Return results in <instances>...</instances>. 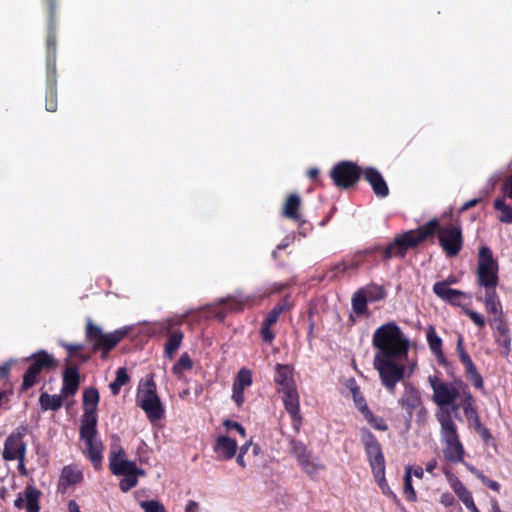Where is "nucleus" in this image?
<instances>
[{
  "label": "nucleus",
  "instance_id": "obj_17",
  "mask_svg": "<svg viewBox=\"0 0 512 512\" xmlns=\"http://www.w3.org/2000/svg\"><path fill=\"white\" fill-rule=\"evenodd\" d=\"M456 350L458 352L459 360L465 368V375L468 380L476 389H484V381L481 374L478 372L476 365L472 361L470 355L464 348L463 337L460 335L457 340Z\"/></svg>",
  "mask_w": 512,
  "mask_h": 512
},
{
  "label": "nucleus",
  "instance_id": "obj_12",
  "mask_svg": "<svg viewBox=\"0 0 512 512\" xmlns=\"http://www.w3.org/2000/svg\"><path fill=\"white\" fill-rule=\"evenodd\" d=\"M438 242L447 258L458 256L464 246L462 227L459 222H450L441 226Z\"/></svg>",
  "mask_w": 512,
  "mask_h": 512
},
{
  "label": "nucleus",
  "instance_id": "obj_33",
  "mask_svg": "<svg viewBox=\"0 0 512 512\" xmlns=\"http://www.w3.org/2000/svg\"><path fill=\"white\" fill-rule=\"evenodd\" d=\"M441 224L439 219L432 218L423 225L419 226L416 229H412L415 236L419 240L420 243H423L429 238H433L435 234H439V231L441 229Z\"/></svg>",
  "mask_w": 512,
  "mask_h": 512
},
{
  "label": "nucleus",
  "instance_id": "obj_11",
  "mask_svg": "<svg viewBox=\"0 0 512 512\" xmlns=\"http://www.w3.org/2000/svg\"><path fill=\"white\" fill-rule=\"evenodd\" d=\"M80 439L85 442L84 454L92 462L95 470H99L103 460V444L97 438V423L81 424L79 429Z\"/></svg>",
  "mask_w": 512,
  "mask_h": 512
},
{
  "label": "nucleus",
  "instance_id": "obj_57",
  "mask_svg": "<svg viewBox=\"0 0 512 512\" xmlns=\"http://www.w3.org/2000/svg\"><path fill=\"white\" fill-rule=\"evenodd\" d=\"M464 313L471 319V321L479 328H483L486 325L485 318L482 314L471 310V309H464Z\"/></svg>",
  "mask_w": 512,
  "mask_h": 512
},
{
  "label": "nucleus",
  "instance_id": "obj_35",
  "mask_svg": "<svg viewBox=\"0 0 512 512\" xmlns=\"http://www.w3.org/2000/svg\"><path fill=\"white\" fill-rule=\"evenodd\" d=\"M452 489L468 510L471 512H481L475 505L471 492L458 478L454 479Z\"/></svg>",
  "mask_w": 512,
  "mask_h": 512
},
{
  "label": "nucleus",
  "instance_id": "obj_58",
  "mask_svg": "<svg viewBox=\"0 0 512 512\" xmlns=\"http://www.w3.org/2000/svg\"><path fill=\"white\" fill-rule=\"evenodd\" d=\"M290 450L291 454L297 458L299 456H303L307 451H309L304 443L298 440H291L290 442Z\"/></svg>",
  "mask_w": 512,
  "mask_h": 512
},
{
  "label": "nucleus",
  "instance_id": "obj_16",
  "mask_svg": "<svg viewBox=\"0 0 512 512\" xmlns=\"http://www.w3.org/2000/svg\"><path fill=\"white\" fill-rule=\"evenodd\" d=\"M26 427L19 426L12 431L4 442L2 458L5 461H14L17 458L26 456L27 444L24 440Z\"/></svg>",
  "mask_w": 512,
  "mask_h": 512
},
{
  "label": "nucleus",
  "instance_id": "obj_27",
  "mask_svg": "<svg viewBox=\"0 0 512 512\" xmlns=\"http://www.w3.org/2000/svg\"><path fill=\"white\" fill-rule=\"evenodd\" d=\"M80 375L77 366H68L63 371V385L61 395L63 397L74 396L79 388Z\"/></svg>",
  "mask_w": 512,
  "mask_h": 512
},
{
  "label": "nucleus",
  "instance_id": "obj_24",
  "mask_svg": "<svg viewBox=\"0 0 512 512\" xmlns=\"http://www.w3.org/2000/svg\"><path fill=\"white\" fill-rule=\"evenodd\" d=\"M285 410L291 416L294 425L301 423L299 395L296 387L281 391Z\"/></svg>",
  "mask_w": 512,
  "mask_h": 512
},
{
  "label": "nucleus",
  "instance_id": "obj_56",
  "mask_svg": "<svg viewBox=\"0 0 512 512\" xmlns=\"http://www.w3.org/2000/svg\"><path fill=\"white\" fill-rule=\"evenodd\" d=\"M123 477L124 478H122L119 482V488L122 492L126 493L137 486L138 479L135 477V475L130 474Z\"/></svg>",
  "mask_w": 512,
  "mask_h": 512
},
{
  "label": "nucleus",
  "instance_id": "obj_2",
  "mask_svg": "<svg viewBox=\"0 0 512 512\" xmlns=\"http://www.w3.org/2000/svg\"><path fill=\"white\" fill-rule=\"evenodd\" d=\"M372 345L377 350L375 356L405 359L410 348V341L401 328L391 321L379 326L374 331Z\"/></svg>",
  "mask_w": 512,
  "mask_h": 512
},
{
  "label": "nucleus",
  "instance_id": "obj_37",
  "mask_svg": "<svg viewBox=\"0 0 512 512\" xmlns=\"http://www.w3.org/2000/svg\"><path fill=\"white\" fill-rule=\"evenodd\" d=\"M61 346L67 352L66 362L69 363L71 359L75 358L79 360L81 363H86L90 359V354L83 351V344H70V343H61Z\"/></svg>",
  "mask_w": 512,
  "mask_h": 512
},
{
  "label": "nucleus",
  "instance_id": "obj_54",
  "mask_svg": "<svg viewBox=\"0 0 512 512\" xmlns=\"http://www.w3.org/2000/svg\"><path fill=\"white\" fill-rule=\"evenodd\" d=\"M490 326H491V328L493 330V333L509 329L508 324H507V322L505 320L504 313L496 315V316H493L490 319Z\"/></svg>",
  "mask_w": 512,
  "mask_h": 512
},
{
  "label": "nucleus",
  "instance_id": "obj_50",
  "mask_svg": "<svg viewBox=\"0 0 512 512\" xmlns=\"http://www.w3.org/2000/svg\"><path fill=\"white\" fill-rule=\"evenodd\" d=\"M404 495L407 501L414 502L417 499L416 491L412 485V467L407 466L404 475Z\"/></svg>",
  "mask_w": 512,
  "mask_h": 512
},
{
  "label": "nucleus",
  "instance_id": "obj_41",
  "mask_svg": "<svg viewBox=\"0 0 512 512\" xmlns=\"http://www.w3.org/2000/svg\"><path fill=\"white\" fill-rule=\"evenodd\" d=\"M347 273V267L344 265L343 260L337 263L331 264L325 273L320 277V281L334 282L337 281Z\"/></svg>",
  "mask_w": 512,
  "mask_h": 512
},
{
  "label": "nucleus",
  "instance_id": "obj_55",
  "mask_svg": "<svg viewBox=\"0 0 512 512\" xmlns=\"http://www.w3.org/2000/svg\"><path fill=\"white\" fill-rule=\"evenodd\" d=\"M140 507L145 512H167L164 505L157 500L141 501Z\"/></svg>",
  "mask_w": 512,
  "mask_h": 512
},
{
  "label": "nucleus",
  "instance_id": "obj_42",
  "mask_svg": "<svg viewBox=\"0 0 512 512\" xmlns=\"http://www.w3.org/2000/svg\"><path fill=\"white\" fill-rule=\"evenodd\" d=\"M300 467L311 479H315L316 474L321 470H325L326 468L325 464L322 463L320 459L314 455H312L311 458L305 460L300 465Z\"/></svg>",
  "mask_w": 512,
  "mask_h": 512
},
{
  "label": "nucleus",
  "instance_id": "obj_49",
  "mask_svg": "<svg viewBox=\"0 0 512 512\" xmlns=\"http://www.w3.org/2000/svg\"><path fill=\"white\" fill-rule=\"evenodd\" d=\"M367 297L364 296L361 289L357 290L351 299L352 309L357 315H364L367 313Z\"/></svg>",
  "mask_w": 512,
  "mask_h": 512
},
{
  "label": "nucleus",
  "instance_id": "obj_52",
  "mask_svg": "<svg viewBox=\"0 0 512 512\" xmlns=\"http://www.w3.org/2000/svg\"><path fill=\"white\" fill-rule=\"evenodd\" d=\"M252 384V374L251 371L248 369H241L236 377V380L233 384V386L241 387L244 389L245 387H248Z\"/></svg>",
  "mask_w": 512,
  "mask_h": 512
},
{
  "label": "nucleus",
  "instance_id": "obj_48",
  "mask_svg": "<svg viewBox=\"0 0 512 512\" xmlns=\"http://www.w3.org/2000/svg\"><path fill=\"white\" fill-rule=\"evenodd\" d=\"M494 209L499 211L501 214L498 217L502 223H512V207L505 203L503 198H497L494 201Z\"/></svg>",
  "mask_w": 512,
  "mask_h": 512
},
{
  "label": "nucleus",
  "instance_id": "obj_34",
  "mask_svg": "<svg viewBox=\"0 0 512 512\" xmlns=\"http://www.w3.org/2000/svg\"><path fill=\"white\" fill-rule=\"evenodd\" d=\"M426 339L429 346L430 351L435 355L437 360L442 363L445 361L443 349H442V339L437 335L435 327L430 325L426 329Z\"/></svg>",
  "mask_w": 512,
  "mask_h": 512
},
{
  "label": "nucleus",
  "instance_id": "obj_43",
  "mask_svg": "<svg viewBox=\"0 0 512 512\" xmlns=\"http://www.w3.org/2000/svg\"><path fill=\"white\" fill-rule=\"evenodd\" d=\"M495 343L502 348L501 354L507 357L511 351V335L510 330L498 331L493 333Z\"/></svg>",
  "mask_w": 512,
  "mask_h": 512
},
{
  "label": "nucleus",
  "instance_id": "obj_8",
  "mask_svg": "<svg viewBox=\"0 0 512 512\" xmlns=\"http://www.w3.org/2000/svg\"><path fill=\"white\" fill-rule=\"evenodd\" d=\"M498 270L499 265L497 260L493 257L491 249L487 246H482L478 252V266L476 272L479 286L484 287L485 291L496 290L499 283Z\"/></svg>",
  "mask_w": 512,
  "mask_h": 512
},
{
  "label": "nucleus",
  "instance_id": "obj_36",
  "mask_svg": "<svg viewBox=\"0 0 512 512\" xmlns=\"http://www.w3.org/2000/svg\"><path fill=\"white\" fill-rule=\"evenodd\" d=\"M347 387L349 388V390L352 394L355 407L358 409V411L362 415L367 413L370 410V408H369L366 398L363 395V393L361 392L360 387L358 386L356 380L354 378L349 379L347 382Z\"/></svg>",
  "mask_w": 512,
  "mask_h": 512
},
{
  "label": "nucleus",
  "instance_id": "obj_59",
  "mask_svg": "<svg viewBox=\"0 0 512 512\" xmlns=\"http://www.w3.org/2000/svg\"><path fill=\"white\" fill-rule=\"evenodd\" d=\"M479 480L488 488L492 489L495 492H499L501 485L497 481L491 480L484 473L479 475Z\"/></svg>",
  "mask_w": 512,
  "mask_h": 512
},
{
  "label": "nucleus",
  "instance_id": "obj_46",
  "mask_svg": "<svg viewBox=\"0 0 512 512\" xmlns=\"http://www.w3.org/2000/svg\"><path fill=\"white\" fill-rule=\"evenodd\" d=\"M193 368V361L191 360L188 353H183L177 362L172 367V373L178 378L181 379L184 371H190Z\"/></svg>",
  "mask_w": 512,
  "mask_h": 512
},
{
  "label": "nucleus",
  "instance_id": "obj_5",
  "mask_svg": "<svg viewBox=\"0 0 512 512\" xmlns=\"http://www.w3.org/2000/svg\"><path fill=\"white\" fill-rule=\"evenodd\" d=\"M360 439L364 446L372 474L385 493L384 489L387 486L385 479V457L381 444L376 436L366 427L360 428Z\"/></svg>",
  "mask_w": 512,
  "mask_h": 512
},
{
  "label": "nucleus",
  "instance_id": "obj_6",
  "mask_svg": "<svg viewBox=\"0 0 512 512\" xmlns=\"http://www.w3.org/2000/svg\"><path fill=\"white\" fill-rule=\"evenodd\" d=\"M129 333V328L124 327L110 333H104L102 329L88 318L86 322L85 338L92 345L93 352L101 351L102 358L117 346Z\"/></svg>",
  "mask_w": 512,
  "mask_h": 512
},
{
  "label": "nucleus",
  "instance_id": "obj_19",
  "mask_svg": "<svg viewBox=\"0 0 512 512\" xmlns=\"http://www.w3.org/2000/svg\"><path fill=\"white\" fill-rule=\"evenodd\" d=\"M288 309V302L283 300L268 312L260 328V336L265 343L271 344L273 342L275 333L271 330V327L278 321L280 315Z\"/></svg>",
  "mask_w": 512,
  "mask_h": 512
},
{
  "label": "nucleus",
  "instance_id": "obj_38",
  "mask_svg": "<svg viewBox=\"0 0 512 512\" xmlns=\"http://www.w3.org/2000/svg\"><path fill=\"white\" fill-rule=\"evenodd\" d=\"M483 302L487 313L492 314L493 316L503 313L502 304L496 290L485 291Z\"/></svg>",
  "mask_w": 512,
  "mask_h": 512
},
{
  "label": "nucleus",
  "instance_id": "obj_53",
  "mask_svg": "<svg viewBox=\"0 0 512 512\" xmlns=\"http://www.w3.org/2000/svg\"><path fill=\"white\" fill-rule=\"evenodd\" d=\"M361 257L358 251H356L353 255L347 257V259H343V263L347 267V272L357 271L360 267L364 266Z\"/></svg>",
  "mask_w": 512,
  "mask_h": 512
},
{
  "label": "nucleus",
  "instance_id": "obj_15",
  "mask_svg": "<svg viewBox=\"0 0 512 512\" xmlns=\"http://www.w3.org/2000/svg\"><path fill=\"white\" fill-rule=\"evenodd\" d=\"M421 243L412 230L398 234L385 246V258L404 259L410 249H416Z\"/></svg>",
  "mask_w": 512,
  "mask_h": 512
},
{
  "label": "nucleus",
  "instance_id": "obj_62",
  "mask_svg": "<svg viewBox=\"0 0 512 512\" xmlns=\"http://www.w3.org/2000/svg\"><path fill=\"white\" fill-rule=\"evenodd\" d=\"M455 502H456V500L451 493H443L440 496V503L446 507H450V506L454 505Z\"/></svg>",
  "mask_w": 512,
  "mask_h": 512
},
{
  "label": "nucleus",
  "instance_id": "obj_4",
  "mask_svg": "<svg viewBox=\"0 0 512 512\" xmlns=\"http://www.w3.org/2000/svg\"><path fill=\"white\" fill-rule=\"evenodd\" d=\"M430 386L433 390V401L440 407V412L450 411L456 412L460 406L456 404V400L463 398L464 386H468L462 380L453 382H444L437 376H429Z\"/></svg>",
  "mask_w": 512,
  "mask_h": 512
},
{
  "label": "nucleus",
  "instance_id": "obj_40",
  "mask_svg": "<svg viewBox=\"0 0 512 512\" xmlns=\"http://www.w3.org/2000/svg\"><path fill=\"white\" fill-rule=\"evenodd\" d=\"M458 405L460 406V408L463 409L464 414L468 420L477 418L478 412L476 407L474 406V397L471 394L468 386H464L463 398L461 399V402Z\"/></svg>",
  "mask_w": 512,
  "mask_h": 512
},
{
  "label": "nucleus",
  "instance_id": "obj_25",
  "mask_svg": "<svg viewBox=\"0 0 512 512\" xmlns=\"http://www.w3.org/2000/svg\"><path fill=\"white\" fill-rule=\"evenodd\" d=\"M172 327V321H167L165 324V329L167 331V341L164 346V354L165 357L170 360L174 358V355L179 349L184 338V334L180 329L173 330Z\"/></svg>",
  "mask_w": 512,
  "mask_h": 512
},
{
  "label": "nucleus",
  "instance_id": "obj_60",
  "mask_svg": "<svg viewBox=\"0 0 512 512\" xmlns=\"http://www.w3.org/2000/svg\"><path fill=\"white\" fill-rule=\"evenodd\" d=\"M223 424L227 429H235V431H237L242 437L246 436L245 428L238 422L232 420H225Z\"/></svg>",
  "mask_w": 512,
  "mask_h": 512
},
{
  "label": "nucleus",
  "instance_id": "obj_31",
  "mask_svg": "<svg viewBox=\"0 0 512 512\" xmlns=\"http://www.w3.org/2000/svg\"><path fill=\"white\" fill-rule=\"evenodd\" d=\"M301 198L298 194H290L286 198L283 206L282 214L285 218L293 220L301 227L305 224V220L302 219L300 214Z\"/></svg>",
  "mask_w": 512,
  "mask_h": 512
},
{
  "label": "nucleus",
  "instance_id": "obj_63",
  "mask_svg": "<svg viewBox=\"0 0 512 512\" xmlns=\"http://www.w3.org/2000/svg\"><path fill=\"white\" fill-rule=\"evenodd\" d=\"M477 433L481 436V438L485 441V442H488L491 438H492V435L489 431V429H487L485 426H483L482 424H479L478 425V429L476 430Z\"/></svg>",
  "mask_w": 512,
  "mask_h": 512
},
{
  "label": "nucleus",
  "instance_id": "obj_21",
  "mask_svg": "<svg viewBox=\"0 0 512 512\" xmlns=\"http://www.w3.org/2000/svg\"><path fill=\"white\" fill-rule=\"evenodd\" d=\"M401 408L406 412L407 418L411 419L414 410L422 406V399L420 392L412 384H405V389L399 399Z\"/></svg>",
  "mask_w": 512,
  "mask_h": 512
},
{
  "label": "nucleus",
  "instance_id": "obj_3",
  "mask_svg": "<svg viewBox=\"0 0 512 512\" xmlns=\"http://www.w3.org/2000/svg\"><path fill=\"white\" fill-rule=\"evenodd\" d=\"M437 420L441 426L440 436L444 443L443 455L452 463L463 462L465 449L460 440L457 425L455 424L450 411L437 413Z\"/></svg>",
  "mask_w": 512,
  "mask_h": 512
},
{
  "label": "nucleus",
  "instance_id": "obj_39",
  "mask_svg": "<svg viewBox=\"0 0 512 512\" xmlns=\"http://www.w3.org/2000/svg\"><path fill=\"white\" fill-rule=\"evenodd\" d=\"M63 396L54 394L50 395L47 392H43L39 397V404L43 411H57L63 405Z\"/></svg>",
  "mask_w": 512,
  "mask_h": 512
},
{
  "label": "nucleus",
  "instance_id": "obj_23",
  "mask_svg": "<svg viewBox=\"0 0 512 512\" xmlns=\"http://www.w3.org/2000/svg\"><path fill=\"white\" fill-rule=\"evenodd\" d=\"M40 491L33 486H27L24 491V497L18 495L14 501L15 507L18 509L26 508L27 512H39Z\"/></svg>",
  "mask_w": 512,
  "mask_h": 512
},
{
  "label": "nucleus",
  "instance_id": "obj_26",
  "mask_svg": "<svg viewBox=\"0 0 512 512\" xmlns=\"http://www.w3.org/2000/svg\"><path fill=\"white\" fill-rule=\"evenodd\" d=\"M385 246H381L379 244L372 245L362 250H358L360 256H362V261L364 266H367L369 269L377 267L380 262H388L391 260L390 258H385L384 256Z\"/></svg>",
  "mask_w": 512,
  "mask_h": 512
},
{
  "label": "nucleus",
  "instance_id": "obj_51",
  "mask_svg": "<svg viewBox=\"0 0 512 512\" xmlns=\"http://www.w3.org/2000/svg\"><path fill=\"white\" fill-rule=\"evenodd\" d=\"M364 419L367 421V423L375 430L378 431H387L388 425L384 418L380 416H376L373 414L371 410H369L367 413L363 415Z\"/></svg>",
  "mask_w": 512,
  "mask_h": 512
},
{
  "label": "nucleus",
  "instance_id": "obj_13",
  "mask_svg": "<svg viewBox=\"0 0 512 512\" xmlns=\"http://www.w3.org/2000/svg\"><path fill=\"white\" fill-rule=\"evenodd\" d=\"M362 172L363 170L356 163L340 161L330 170V177L337 188L347 190L358 183Z\"/></svg>",
  "mask_w": 512,
  "mask_h": 512
},
{
  "label": "nucleus",
  "instance_id": "obj_1",
  "mask_svg": "<svg viewBox=\"0 0 512 512\" xmlns=\"http://www.w3.org/2000/svg\"><path fill=\"white\" fill-rule=\"evenodd\" d=\"M48 14L46 35V92L45 109L48 112L57 110V38H56V0H43Z\"/></svg>",
  "mask_w": 512,
  "mask_h": 512
},
{
  "label": "nucleus",
  "instance_id": "obj_10",
  "mask_svg": "<svg viewBox=\"0 0 512 512\" xmlns=\"http://www.w3.org/2000/svg\"><path fill=\"white\" fill-rule=\"evenodd\" d=\"M401 360L374 356V368L379 373L382 385L391 393H394L396 384L404 378L405 366L397 363Z\"/></svg>",
  "mask_w": 512,
  "mask_h": 512
},
{
  "label": "nucleus",
  "instance_id": "obj_7",
  "mask_svg": "<svg viewBox=\"0 0 512 512\" xmlns=\"http://www.w3.org/2000/svg\"><path fill=\"white\" fill-rule=\"evenodd\" d=\"M136 404L145 412L150 422H156L163 418L164 407L157 394V386L152 375L139 385Z\"/></svg>",
  "mask_w": 512,
  "mask_h": 512
},
{
  "label": "nucleus",
  "instance_id": "obj_18",
  "mask_svg": "<svg viewBox=\"0 0 512 512\" xmlns=\"http://www.w3.org/2000/svg\"><path fill=\"white\" fill-rule=\"evenodd\" d=\"M135 462L126 459L123 447L113 448L109 453V469L116 476H126L135 471Z\"/></svg>",
  "mask_w": 512,
  "mask_h": 512
},
{
  "label": "nucleus",
  "instance_id": "obj_45",
  "mask_svg": "<svg viewBox=\"0 0 512 512\" xmlns=\"http://www.w3.org/2000/svg\"><path fill=\"white\" fill-rule=\"evenodd\" d=\"M248 302H249L248 297L238 298L235 296H229L225 299L220 300V304H222L224 306V308L229 312L242 311Z\"/></svg>",
  "mask_w": 512,
  "mask_h": 512
},
{
  "label": "nucleus",
  "instance_id": "obj_9",
  "mask_svg": "<svg viewBox=\"0 0 512 512\" xmlns=\"http://www.w3.org/2000/svg\"><path fill=\"white\" fill-rule=\"evenodd\" d=\"M26 360L31 361V364L23 375L21 391H27L36 385L38 382V376L43 371H49L57 366V361L45 350H40L32 354Z\"/></svg>",
  "mask_w": 512,
  "mask_h": 512
},
{
  "label": "nucleus",
  "instance_id": "obj_29",
  "mask_svg": "<svg viewBox=\"0 0 512 512\" xmlns=\"http://www.w3.org/2000/svg\"><path fill=\"white\" fill-rule=\"evenodd\" d=\"M433 292L438 298L453 306H460L461 299L468 297L467 294L463 291L453 288H446L444 283H434Z\"/></svg>",
  "mask_w": 512,
  "mask_h": 512
},
{
  "label": "nucleus",
  "instance_id": "obj_22",
  "mask_svg": "<svg viewBox=\"0 0 512 512\" xmlns=\"http://www.w3.org/2000/svg\"><path fill=\"white\" fill-rule=\"evenodd\" d=\"M364 179L370 184L374 194L379 198L389 195V187L382 174L374 167H367L363 170Z\"/></svg>",
  "mask_w": 512,
  "mask_h": 512
},
{
  "label": "nucleus",
  "instance_id": "obj_47",
  "mask_svg": "<svg viewBox=\"0 0 512 512\" xmlns=\"http://www.w3.org/2000/svg\"><path fill=\"white\" fill-rule=\"evenodd\" d=\"M364 296L367 297L368 302H376L383 300L386 297V291L383 286L371 284L366 286L365 288H361Z\"/></svg>",
  "mask_w": 512,
  "mask_h": 512
},
{
  "label": "nucleus",
  "instance_id": "obj_64",
  "mask_svg": "<svg viewBox=\"0 0 512 512\" xmlns=\"http://www.w3.org/2000/svg\"><path fill=\"white\" fill-rule=\"evenodd\" d=\"M503 190L505 194L512 199V174L506 179Z\"/></svg>",
  "mask_w": 512,
  "mask_h": 512
},
{
  "label": "nucleus",
  "instance_id": "obj_28",
  "mask_svg": "<svg viewBox=\"0 0 512 512\" xmlns=\"http://www.w3.org/2000/svg\"><path fill=\"white\" fill-rule=\"evenodd\" d=\"M238 445L236 440L228 436H218L214 444V452L219 460H230L237 452Z\"/></svg>",
  "mask_w": 512,
  "mask_h": 512
},
{
  "label": "nucleus",
  "instance_id": "obj_14",
  "mask_svg": "<svg viewBox=\"0 0 512 512\" xmlns=\"http://www.w3.org/2000/svg\"><path fill=\"white\" fill-rule=\"evenodd\" d=\"M421 243L412 230L398 234L385 246V258L404 259L410 249H416Z\"/></svg>",
  "mask_w": 512,
  "mask_h": 512
},
{
  "label": "nucleus",
  "instance_id": "obj_44",
  "mask_svg": "<svg viewBox=\"0 0 512 512\" xmlns=\"http://www.w3.org/2000/svg\"><path fill=\"white\" fill-rule=\"evenodd\" d=\"M130 380V377L127 373L126 367H120L116 371L115 380L112 381L109 385L111 393L116 396L120 393L121 387L127 384Z\"/></svg>",
  "mask_w": 512,
  "mask_h": 512
},
{
  "label": "nucleus",
  "instance_id": "obj_32",
  "mask_svg": "<svg viewBox=\"0 0 512 512\" xmlns=\"http://www.w3.org/2000/svg\"><path fill=\"white\" fill-rule=\"evenodd\" d=\"M83 480L82 471L74 465L64 466L59 478V489L65 491L71 485L79 484Z\"/></svg>",
  "mask_w": 512,
  "mask_h": 512
},
{
  "label": "nucleus",
  "instance_id": "obj_61",
  "mask_svg": "<svg viewBox=\"0 0 512 512\" xmlns=\"http://www.w3.org/2000/svg\"><path fill=\"white\" fill-rule=\"evenodd\" d=\"M232 398L237 404V406H241L244 402V389H242L241 387L233 386Z\"/></svg>",
  "mask_w": 512,
  "mask_h": 512
},
{
  "label": "nucleus",
  "instance_id": "obj_20",
  "mask_svg": "<svg viewBox=\"0 0 512 512\" xmlns=\"http://www.w3.org/2000/svg\"><path fill=\"white\" fill-rule=\"evenodd\" d=\"M100 400L99 392L95 387L86 388L83 391V416L81 424L97 423V406Z\"/></svg>",
  "mask_w": 512,
  "mask_h": 512
},
{
  "label": "nucleus",
  "instance_id": "obj_30",
  "mask_svg": "<svg viewBox=\"0 0 512 512\" xmlns=\"http://www.w3.org/2000/svg\"><path fill=\"white\" fill-rule=\"evenodd\" d=\"M274 382L278 386V392L296 387L293 379V368L286 364H276Z\"/></svg>",
  "mask_w": 512,
  "mask_h": 512
}]
</instances>
